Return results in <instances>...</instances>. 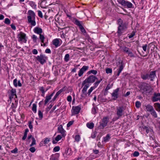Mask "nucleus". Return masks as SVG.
Masks as SVG:
<instances>
[{
	"label": "nucleus",
	"instance_id": "nucleus-1",
	"mask_svg": "<svg viewBox=\"0 0 160 160\" xmlns=\"http://www.w3.org/2000/svg\"><path fill=\"white\" fill-rule=\"evenodd\" d=\"M96 79H98L95 76L90 75L82 82V86H84V87L82 90V93L81 95L82 97L87 96V94L88 96L91 93L94 88V87H91L88 90L87 93V89L89 86V83L94 82Z\"/></svg>",
	"mask_w": 160,
	"mask_h": 160
},
{
	"label": "nucleus",
	"instance_id": "nucleus-2",
	"mask_svg": "<svg viewBox=\"0 0 160 160\" xmlns=\"http://www.w3.org/2000/svg\"><path fill=\"white\" fill-rule=\"evenodd\" d=\"M28 22L33 26H35L36 24L35 21V13L32 11L30 10L28 11Z\"/></svg>",
	"mask_w": 160,
	"mask_h": 160
},
{
	"label": "nucleus",
	"instance_id": "nucleus-3",
	"mask_svg": "<svg viewBox=\"0 0 160 160\" xmlns=\"http://www.w3.org/2000/svg\"><path fill=\"white\" fill-rule=\"evenodd\" d=\"M118 21L119 26L118 33L119 36H120L127 28L125 24L123 22V21L121 19H119Z\"/></svg>",
	"mask_w": 160,
	"mask_h": 160
},
{
	"label": "nucleus",
	"instance_id": "nucleus-4",
	"mask_svg": "<svg viewBox=\"0 0 160 160\" xmlns=\"http://www.w3.org/2000/svg\"><path fill=\"white\" fill-rule=\"evenodd\" d=\"M139 88H140V91L142 93L149 91L151 88V86L145 82L141 83L139 85Z\"/></svg>",
	"mask_w": 160,
	"mask_h": 160
},
{
	"label": "nucleus",
	"instance_id": "nucleus-5",
	"mask_svg": "<svg viewBox=\"0 0 160 160\" xmlns=\"http://www.w3.org/2000/svg\"><path fill=\"white\" fill-rule=\"evenodd\" d=\"M33 31L35 33L39 35L40 39L41 40L42 43H44L45 37L43 35L41 34V33L42 32V29L40 28L36 27L34 28Z\"/></svg>",
	"mask_w": 160,
	"mask_h": 160
},
{
	"label": "nucleus",
	"instance_id": "nucleus-6",
	"mask_svg": "<svg viewBox=\"0 0 160 160\" xmlns=\"http://www.w3.org/2000/svg\"><path fill=\"white\" fill-rule=\"evenodd\" d=\"M124 108L122 106L117 107H116V114L118 116L117 119H118L119 118L122 117L124 114Z\"/></svg>",
	"mask_w": 160,
	"mask_h": 160
},
{
	"label": "nucleus",
	"instance_id": "nucleus-7",
	"mask_svg": "<svg viewBox=\"0 0 160 160\" xmlns=\"http://www.w3.org/2000/svg\"><path fill=\"white\" fill-rule=\"evenodd\" d=\"M116 64L117 67L118 68V73L117 74V75L118 76L123 69V64L122 62V61L121 60H120L117 62Z\"/></svg>",
	"mask_w": 160,
	"mask_h": 160
},
{
	"label": "nucleus",
	"instance_id": "nucleus-8",
	"mask_svg": "<svg viewBox=\"0 0 160 160\" xmlns=\"http://www.w3.org/2000/svg\"><path fill=\"white\" fill-rule=\"evenodd\" d=\"M119 3L125 7L128 8H131L132 6V4L129 2L126 1L125 0H122L119 2Z\"/></svg>",
	"mask_w": 160,
	"mask_h": 160
},
{
	"label": "nucleus",
	"instance_id": "nucleus-9",
	"mask_svg": "<svg viewBox=\"0 0 160 160\" xmlns=\"http://www.w3.org/2000/svg\"><path fill=\"white\" fill-rule=\"evenodd\" d=\"M18 38L19 41H22L24 43H26V42L27 40L25 38L26 34L25 33L21 32L18 35Z\"/></svg>",
	"mask_w": 160,
	"mask_h": 160
},
{
	"label": "nucleus",
	"instance_id": "nucleus-10",
	"mask_svg": "<svg viewBox=\"0 0 160 160\" xmlns=\"http://www.w3.org/2000/svg\"><path fill=\"white\" fill-rule=\"evenodd\" d=\"M36 58L42 64L46 62V57L43 55L41 54L40 56H37Z\"/></svg>",
	"mask_w": 160,
	"mask_h": 160
},
{
	"label": "nucleus",
	"instance_id": "nucleus-11",
	"mask_svg": "<svg viewBox=\"0 0 160 160\" xmlns=\"http://www.w3.org/2000/svg\"><path fill=\"white\" fill-rule=\"evenodd\" d=\"M108 122V118L105 117L103 118L102 122L100 123L99 127L100 128H103L106 126Z\"/></svg>",
	"mask_w": 160,
	"mask_h": 160
},
{
	"label": "nucleus",
	"instance_id": "nucleus-12",
	"mask_svg": "<svg viewBox=\"0 0 160 160\" xmlns=\"http://www.w3.org/2000/svg\"><path fill=\"white\" fill-rule=\"evenodd\" d=\"M119 88H117L112 93V96L113 97V100H116L118 98V92L119 91Z\"/></svg>",
	"mask_w": 160,
	"mask_h": 160
},
{
	"label": "nucleus",
	"instance_id": "nucleus-13",
	"mask_svg": "<svg viewBox=\"0 0 160 160\" xmlns=\"http://www.w3.org/2000/svg\"><path fill=\"white\" fill-rule=\"evenodd\" d=\"M72 109L73 110L72 112V114H76L79 113L81 110V108L78 106L76 107L73 106L72 107Z\"/></svg>",
	"mask_w": 160,
	"mask_h": 160
},
{
	"label": "nucleus",
	"instance_id": "nucleus-14",
	"mask_svg": "<svg viewBox=\"0 0 160 160\" xmlns=\"http://www.w3.org/2000/svg\"><path fill=\"white\" fill-rule=\"evenodd\" d=\"M153 102L160 101V93H154L152 98Z\"/></svg>",
	"mask_w": 160,
	"mask_h": 160
},
{
	"label": "nucleus",
	"instance_id": "nucleus-15",
	"mask_svg": "<svg viewBox=\"0 0 160 160\" xmlns=\"http://www.w3.org/2000/svg\"><path fill=\"white\" fill-rule=\"evenodd\" d=\"M88 68V66H84L81 68L78 72V76L79 77L81 76L84 72L87 70Z\"/></svg>",
	"mask_w": 160,
	"mask_h": 160
},
{
	"label": "nucleus",
	"instance_id": "nucleus-16",
	"mask_svg": "<svg viewBox=\"0 0 160 160\" xmlns=\"http://www.w3.org/2000/svg\"><path fill=\"white\" fill-rule=\"evenodd\" d=\"M58 130L59 132L60 133L62 137H64V136L65 131L62 128V125H60L58 128Z\"/></svg>",
	"mask_w": 160,
	"mask_h": 160
},
{
	"label": "nucleus",
	"instance_id": "nucleus-17",
	"mask_svg": "<svg viewBox=\"0 0 160 160\" xmlns=\"http://www.w3.org/2000/svg\"><path fill=\"white\" fill-rule=\"evenodd\" d=\"M156 76V71L151 72L149 74V78H151V81H152Z\"/></svg>",
	"mask_w": 160,
	"mask_h": 160
},
{
	"label": "nucleus",
	"instance_id": "nucleus-18",
	"mask_svg": "<svg viewBox=\"0 0 160 160\" xmlns=\"http://www.w3.org/2000/svg\"><path fill=\"white\" fill-rule=\"evenodd\" d=\"M145 107L147 111L150 112L154 109L152 106L149 104L146 106Z\"/></svg>",
	"mask_w": 160,
	"mask_h": 160
},
{
	"label": "nucleus",
	"instance_id": "nucleus-19",
	"mask_svg": "<svg viewBox=\"0 0 160 160\" xmlns=\"http://www.w3.org/2000/svg\"><path fill=\"white\" fill-rule=\"evenodd\" d=\"M141 78L142 79L144 80L149 79V74L146 73V74H141Z\"/></svg>",
	"mask_w": 160,
	"mask_h": 160
},
{
	"label": "nucleus",
	"instance_id": "nucleus-20",
	"mask_svg": "<svg viewBox=\"0 0 160 160\" xmlns=\"http://www.w3.org/2000/svg\"><path fill=\"white\" fill-rule=\"evenodd\" d=\"M62 137L60 135H58L55 138V140H53L52 142L53 144H55L57 143V142L59 141L62 138Z\"/></svg>",
	"mask_w": 160,
	"mask_h": 160
},
{
	"label": "nucleus",
	"instance_id": "nucleus-21",
	"mask_svg": "<svg viewBox=\"0 0 160 160\" xmlns=\"http://www.w3.org/2000/svg\"><path fill=\"white\" fill-rule=\"evenodd\" d=\"M156 110L158 112H160V104L158 103H155L154 104Z\"/></svg>",
	"mask_w": 160,
	"mask_h": 160
},
{
	"label": "nucleus",
	"instance_id": "nucleus-22",
	"mask_svg": "<svg viewBox=\"0 0 160 160\" xmlns=\"http://www.w3.org/2000/svg\"><path fill=\"white\" fill-rule=\"evenodd\" d=\"M59 43V41L58 39H54L53 41V44L56 47H57Z\"/></svg>",
	"mask_w": 160,
	"mask_h": 160
},
{
	"label": "nucleus",
	"instance_id": "nucleus-23",
	"mask_svg": "<svg viewBox=\"0 0 160 160\" xmlns=\"http://www.w3.org/2000/svg\"><path fill=\"white\" fill-rule=\"evenodd\" d=\"M86 125L88 128L92 129L93 128L94 124L93 122L88 123Z\"/></svg>",
	"mask_w": 160,
	"mask_h": 160
},
{
	"label": "nucleus",
	"instance_id": "nucleus-24",
	"mask_svg": "<svg viewBox=\"0 0 160 160\" xmlns=\"http://www.w3.org/2000/svg\"><path fill=\"white\" fill-rule=\"evenodd\" d=\"M150 112L151 114L155 118H156L158 117L156 112L154 109H153V110L151 112Z\"/></svg>",
	"mask_w": 160,
	"mask_h": 160
},
{
	"label": "nucleus",
	"instance_id": "nucleus-25",
	"mask_svg": "<svg viewBox=\"0 0 160 160\" xmlns=\"http://www.w3.org/2000/svg\"><path fill=\"white\" fill-rule=\"evenodd\" d=\"M74 23L77 25L78 26L79 28L81 26H82V25L81 22L79 21L76 19L75 20Z\"/></svg>",
	"mask_w": 160,
	"mask_h": 160
},
{
	"label": "nucleus",
	"instance_id": "nucleus-26",
	"mask_svg": "<svg viewBox=\"0 0 160 160\" xmlns=\"http://www.w3.org/2000/svg\"><path fill=\"white\" fill-rule=\"evenodd\" d=\"M51 97L49 96H47L46 97V98L45 100L44 105H46L48 102L51 99Z\"/></svg>",
	"mask_w": 160,
	"mask_h": 160
},
{
	"label": "nucleus",
	"instance_id": "nucleus-27",
	"mask_svg": "<svg viewBox=\"0 0 160 160\" xmlns=\"http://www.w3.org/2000/svg\"><path fill=\"white\" fill-rule=\"evenodd\" d=\"M32 111L35 113H36L37 112V105L35 104H33L32 108Z\"/></svg>",
	"mask_w": 160,
	"mask_h": 160
},
{
	"label": "nucleus",
	"instance_id": "nucleus-28",
	"mask_svg": "<svg viewBox=\"0 0 160 160\" xmlns=\"http://www.w3.org/2000/svg\"><path fill=\"white\" fill-rule=\"evenodd\" d=\"M122 50L124 52L127 53L130 51L129 48L126 47H123L122 48Z\"/></svg>",
	"mask_w": 160,
	"mask_h": 160
},
{
	"label": "nucleus",
	"instance_id": "nucleus-29",
	"mask_svg": "<svg viewBox=\"0 0 160 160\" xmlns=\"http://www.w3.org/2000/svg\"><path fill=\"white\" fill-rule=\"evenodd\" d=\"M91 73H92L94 75H96L97 73V71L96 70H91L89 71L88 72V74H90Z\"/></svg>",
	"mask_w": 160,
	"mask_h": 160
},
{
	"label": "nucleus",
	"instance_id": "nucleus-30",
	"mask_svg": "<svg viewBox=\"0 0 160 160\" xmlns=\"http://www.w3.org/2000/svg\"><path fill=\"white\" fill-rule=\"evenodd\" d=\"M74 138L76 141L77 142H79L80 139V135H76Z\"/></svg>",
	"mask_w": 160,
	"mask_h": 160
},
{
	"label": "nucleus",
	"instance_id": "nucleus-31",
	"mask_svg": "<svg viewBox=\"0 0 160 160\" xmlns=\"http://www.w3.org/2000/svg\"><path fill=\"white\" fill-rule=\"evenodd\" d=\"M32 142L31 144L30 145V146L31 147L36 144V140L34 137L32 138Z\"/></svg>",
	"mask_w": 160,
	"mask_h": 160
},
{
	"label": "nucleus",
	"instance_id": "nucleus-32",
	"mask_svg": "<svg viewBox=\"0 0 160 160\" xmlns=\"http://www.w3.org/2000/svg\"><path fill=\"white\" fill-rule=\"evenodd\" d=\"M110 138V136L108 134L104 138V142H107Z\"/></svg>",
	"mask_w": 160,
	"mask_h": 160
},
{
	"label": "nucleus",
	"instance_id": "nucleus-33",
	"mask_svg": "<svg viewBox=\"0 0 160 160\" xmlns=\"http://www.w3.org/2000/svg\"><path fill=\"white\" fill-rule=\"evenodd\" d=\"M69 55L68 54H66L64 57V60L66 61H68L69 60Z\"/></svg>",
	"mask_w": 160,
	"mask_h": 160
},
{
	"label": "nucleus",
	"instance_id": "nucleus-34",
	"mask_svg": "<svg viewBox=\"0 0 160 160\" xmlns=\"http://www.w3.org/2000/svg\"><path fill=\"white\" fill-rule=\"evenodd\" d=\"M106 72L107 73H111L112 72V69L109 68H107L106 70Z\"/></svg>",
	"mask_w": 160,
	"mask_h": 160
},
{
	"label": "nucleus",
	"instance_id": "nucleus-35",
	"mask_svg": "<svg viewBox=\"0 0 160 160\" xmlns=\"http://www.w3.org/2000/svg\"><path fill=\"white\" fill-rule=\"evenodd\" d=\"M141 105V104L140 102L137 101L135 103V106L136 107L138 108L140 107Z\"/></svg>",
	"mask_w": 160,
	"mask_h": 160
},
{
	"label": "nucleus",
	"instance_id": "nucleus-36",
	"mask_svg": "<svg viewBox=\"0 0 160 160\" xmlns=\"http://www.w3.org/2000/svg\"><path fill=\"white\" fill-rule=\"evenodd\" d=\"M4 23L7 24H9L10 23V20L8 18H6L4 22Z\"/></svg>",
	"mask_w": 160,
	"mask_h": 160
},
{
	"label": "nucleus",
	"instance_id": "nucleus-37",
	"mask_svg": "<svg viewBox=\"0 0 160 160\" xmlns=\"http://www.w3.org/2000/svg\"><path fill=\"white\" fill-rule=\"evenodd\" d=\"M60 148L59 146H56L53 149V151L55 152H57L58 151Z\"/></svg>",
	"mask_w": 160,
	"mask_h": 160
},
{
	"label": "nucleus",
	"instance_id": "nucleus-38",
	"mask_svg": "<svg viewBox=\"0 0 160 160\" xmlns=\"http://www.w3.org/2000/svg\"><path fill=\"white\" fill-rule=\"evenodd\" d=\"M38 114L39 116V118L41 119L43 117V114L40 110L38 111Z\"/></svg>",
	"mask_w": 160,
	"mask_h": 160
},
{
	"label": "nucleus",
	"instance_id": "nucleus-39",
	"mask_svg": "<svg viewBox=\"0 0 160 160\" xmlns=\"http://www.w3.org/2000/svg\"><path fill=\"white\" fill-rule=\"evenodd\" d=\"M63 91V89H61L60 90L58 91L56 95V96H58L61 93H62Z\"/></svg>",
	"mask_w": 160,
	"mask_h": 160
},
{
	"label": "nucleus",
	"instance_id": "nucleus-40",
	"mask_svg": "<svg viewBox=\"0 0 160 160\" xmlns=\"http://www.w3.org/2000/svg\"><path fill=\"white\" fill-rule=\"evenodd\" d=\"M50 141V139L48 138H46L44 141V144H48Z\"/></svg>",
	"mask_w": 160,
	"mask_h": 160
},
{
	"label": "nucleus",
	"instance_id": "nucleus-41",
	"mask_svg": "<svg viewBox=\"0 0 160 160\" xmlns=\"http://www.w3.org/2000/svg\"><path fill=\"white\" fill-rule=\"evenodd\" d=\"M79 28L82 32L84 33L86 32V31L84 29L82 26H81V27H79Z\"/></svg>",
	"mask_w": 160,
	"mask_h": 160
},
{
	"label": "nucleus",
	"instance_id": "nucleus-42",
	"mask_svg": "<svg viewBox=\"0 0 160 160\" xmlns=\"http://www.w3.org/2000/svg\"><path fill=\"white\" fill-rule=\"evenodd\" d=\"M139 153L138 152L135 151L133 154V156L134 157H137L139 155Z\"/></svg>",
	"mask_w": 160,
	"mask_h": 160
},
{
	"label": "nucleus",
	"instance_id": "nucleus-43",
	"mask_svg": "<svg viewBox=\"0 0 160 160\" xmlns=\"http://www.w3.org/2000/svg\"><path fill=\"white\" fill-rule=\"evenodd\" d=\"M38 16L40 18H42L43 17L42 12L40 11L39 10L38 11Z\"/></svg>",
	"mask_w": 160,
	"mask_h": 160
},
{
	"label": "nucleus",
	"instance_id": "nucleus-44",
	"mask_svg": "<svg viewBox=\"0 0 160 160\" xmlns=\"http://www.w3.org/2000/svg\"><path fill=\"white\" fill-rule=\"evenodd\" d=\"M45 2V1H42L40 3V5L41 8H46V6H44V4Z\"/></svg>",
	"mask_w": 160,
	"mask_h": 160
},
{
	"label": "nucleus",
	"instance_id": "nucleus-45",
	"mask_svg": "<svg viewBox=\"0 0 160 160\" xmlns=\"http://www.w3.org/2000/svg\"><path fill=\"white\" fill-rule=\"evenodd\" d=\"M33 41L34 42H36L37 39V37L34 35H33L32 37Z\"/></svg>",
	"mask_w": 160,
	"mask_h": 160
},
{
	"label": "nucleus",
	"instance_id": "nucleus-46",
	"mask_svg": "<svg viewBox=\"0 0 160 160\" xmlns=\"http://www.w3.org/2000/svg\"><path fill=\"white\" fill-rule=\"evenodd\" d=\"M18 149L17 148H16L14 150L11 151L12 153H16L18 152Z\"/></svg>",
	"mask_w": 160,
	"mask_h": 160
},
{
	"label": "nucleus",
	"instance_id": "nucleus-47",
	"mask_svg": "<svg viewBox=\"0 0 160 160\" xmlns=\"http://www.w3.org/2000/svg\"><path fill=\"white\" fill-rule=\"evenodd\" d=\"M128 55L131 57H134V55L133 53L130 50L128 52Z\"/></svg>",
	"mask_w": 160,
	"mask_h": 160
},
{
	"label": "nucleus",
	"instance_id": "nucleus-48",
	"mask_svg": "<svg viewBox=\"0 0 160 160\" xmlns=\"http://www.w3.org/2000/svg\"><path fill=\"white\" fill-rule=\"evenodd\" d=\"M17 82V79H15L14 80L13 82V84H14V86L16 87H17L18 86Z\"/></svg>",
	"mask_w": 160,
	"mask_h": 160
},
{
	"label": "nucleus",
	"instance_id": "nucleus-49",
	"mask_svg": "<svg viewBox=\"0 0 160 160\" xmlns=\"http://www.w3.org/2000/svg\"><path fill=\"white\" fill-rule=\"evenodd\" d=\"M35 149L34 147H32L31 148L29 149V150L32 152H34L35 151Z\"/></svg>",
	"mask_w": 160,
	"mask_h": 160
},
{
	"label": "nucleus",
	"instance_id": "nucleus-50",
	"mask_svg": "<svg viewBox=\"0 0 160 160\" xmlns=\"http://www.w3.org/2000/svg\"><path fill=\"white\" fill-rule=\"evenodd\" d=\"M73 121H70L67 124V127H69L70 126L72 125L73 123Z\"/></svg>",
	"mask_w": 160,
	"mask_h": 160
},
{
	"label": "nucleus",
	"instance_id": "nucleus-51",
	"mask_svg": "<svg viewBox=\"0 0 160 160\" xmlns=\"http://www.w3.org/2000/svg\"><path fill=\"white\" fill-rule=\"evenodd\" d=\"M29 128H30V129H32V122L31 121H29Z\"/></svg>",
	"mask_w": 160,
	"mask_h": 160
},
{
	"label": "nucleus",
	"instance_id": "nucleus-52",
	"mask_svg": "<svg viewBox=\"0 0 160 160\" xmlns=\"http://www.w3.org/2000/svg\"><path fill=\"white\" fill-rule=\"evenodd\" d=\"M67 100L69 102H71L72 101V97L70 95L68 96L67 98Z\"/></svg>",
	"mask_w": 160,
	"mask_h": 160
},
{
	"label": "nucleus",
	"instance_id": "nucleus-53",
	"mask_svg": "<svg viewBox=\"0 0 160 160\" xmlns=\"http://www.w3.org/2000/svg\"><path fill=\"white\" fill-rule=\"evenodd\" d=\"M32 53H33V54H37L38 53L37 50L35 49H34L32 51Z\"/></svg>",
	"mask_w": 160,
	"mask_h": 160
},
{
	"label": "nucleus",
	"instance_id": "nucleus-54",
	"mask_svg": "<svg viewBox=\"0 0 160 160\" xmlns=\"http://www.w3.org/2000/svg\"><path fill=\"white\" fill-rule=\"evenodd\" d=\"M147 47V44H145L142 47L143 49L145 52H146V51Z\"/></svg>",
	"mask_w": 160,
	"mask_h": 160
},
{
	"label": "nucleus",
	"instance_id": "nucleus-55",
	"mask_svg": "<svg viewBox=\"0 0 160 160\" xmlns=\"http://www.w3.org/2000/svg\"><path fill=\"white\" fill-rule=\"evenodd\" d=\"M100 81H96L94 83L95 88H96L98 85L100 83Z\"/></svg>",
	"mask_w": 160,
	"mask_h": 160
},
{
	"label": "nucleus",
	"instance_id": "nucleus-56",
	"mask_svg": "<svg viewBox=\"0 0 160 160\" xmlns=\"http://www.w3.org/2000/svg\"><path fill=\"white\" fill-rule=\"evenodd\" d=\"M96 109L95 108H92V112L93 114H95L96 113Z\"/></svg>",
	"mask_w": 160,
	"mask_h": 160
},
{
	"label": "nucleus",
	"instance_id": "nucleus-57",
	"mask_svg": "<svg viewBox=\"0 0 160 160\" xmlns=\"http://www.w3.org/2000/svg\"><path fill=\"white\" fill-rule=\"evenodd\" d=\"M11 92H12V94L13 95H16V91L15 90L12 89Z\"/></svg>",
	"mask_w": 160,
	"mask_h": 160
},
{
	"label": "nucleus",
	"instance_id": "nucleus-58",
	"mask_svg": "<svg viewBox=\"0 0 160 160\" xmlns=\"http://www.w3.org/2000/svg\"><path fill=\"white\" fill-rule=\"evenodd\" d=\"M45 52L47 53H50L51 51L49 49H47L45 50Z\"/></svg>",
	"mask_w": 160,
	"mask_h": 160
},
{
	"label": "nucleus",
	"instance_id": "nucleus-59",
	"mask_svg": "<svg viewBox=\"0 0 160 160\" xmlns=\"http://www.w3.org/2000/svg\"><path fill=\"white\" fill-rule=\"evenodd\" d=\"M40 90L42 92V93H44L45 91L44 90L43 88L41 87L40 88Z\"/></svg>",
	"mask_w": 160,
	"mask_h": 160
},
{
	"label": "nucleus",
	"instance_id": "nucleus-60",
	"mask_svg": "<svg viewBox=\"0 0 160 160\" xmlns=\"http://www.w3.org/2000/svg\"><path fill=\"white\" fill-rule=\"evenodd\" d=\"M4 18V17L3 15L0 14V20H3Z\"/></svg>",
	"mask_w": 160,
	"mask_h": 160
},
{
	"label": "nucleus",
	"instance_id": "nucleus-61",
	"mask_svg": "<svg viewBox=\"0 0 160 160\" xmlns=\"http://www.w3.org/2000/svg\"><path fill=\"white\" fill-rule=\"evenodd\" d=\"M11 26L12 28L14 30H15L16 29V27L14 24H12V25H11Z\"/></svg>",
	"mask_w": 160,
	"mask_h": 160
},
{
	"label": "nucleus",
	"instance_id": "nucleus-62",
	"mask_svg": "<svg viewBox=\"0 0 160 160\" xmlns=\"http://www.w3.org/2000/svg\"><path fill=\"white\" fill-rule=\"evenodd\" d=\"M16 107V105L15 104H14L13 103H12V104L11 105V107L12 108H15Z\"/></svg>",
	"mask_w": 160,
	"mask_h": 160
},
{
	"label": "nucleus",
	"instance_id": "nucleus-63",
	"mask_svg": "<svg viewBox=\"0 0 160 160\" xmlns=\"http://www.w3.org/2000/svg\"><path fill=\"white\" fill-rule=\"evenodd\" d=\"M18 85L19 87H21L22 86V84L20 82V81H18Z\"/></svg>",
	"mask_w": 160,
	"mask_h": 160
},
{
	"label": "nucleus",
	"instance_id": "nucleus-64",
	"mask_svg": "<svg viewBox=\"0 0 160 160\" xmlns=\"http://www.w3.org/2000/svg\"><path fill=\"white\" fill-rule=\"evenodd\" d=\"M130 94V92L128 91L127 92L126 94L125 95V96L126 97L128 96Z\"/></svg>",
	"mask_w": 160,
	"mask_h": 160
}]
</instances>
